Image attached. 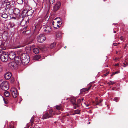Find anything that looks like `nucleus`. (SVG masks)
Returning a JSON list of instances; mask_svg holds the SVG:
<instances>
[{
  "label": "nucleus",
  "mask_w": 128,
  "mask_h": 128,
  "mask_svg": "<svg viewBox=\"0 0 128 128\" xmlns=\"http://www.w3.org/2000/svg\"><path fill=\"white\" fill-rule=\"evenodd\" d=\"M22 63L24 65H26L29 63L30 61L29 56L26 53H23L21 55Z\"/></svg>",
  "instance_id": "1"
},
{
  "label": "nucleus",
  "mask_w": 128,
  "mask_h": 128,
  "mask_svg": "<svg viewBox=\"0 0 128 128\" xmlns=\"http://www.w3.org/2000/svg\"><path fill=\"white\" fill-rule=\"evenodd\" d=\"M1 52L0 56L1 60L3 62H6L8 59V53L2 50Z\"/></svg>",
  "instance_id": "2"
},
{
  "label": "nucleus",
  "mask_w": 128,
  "mask_h": 128,
  "mask_svg": "<svg viewBox=\"0 0 128 128\" xmlns=\"http://www.w3.org/2000/svg\"><path fill=\"white\" fill-rule=\"evenodd\" d=\"M27 10V12L25 13V16H31L33 14L34 11L32 10L31 8H30L28 6H25V8L24 10V11Z\"/></svg>",
  "instance_id": "3"
},
{
  "label": "nucleus",
  "mask_w": 128,
  "mask_h": 128,
  "mask_svg": "<svg viewBox=\"0 0 128 128\" xmlns=\"http://www.w3.org/2000/svg\"><path fill=\"white\" fill-rule=\"evenodd\" d=\"M0 87L3 90L7 91L9 88L8 82L6 81H4L0 84Z\"/></svg>",
  "instance_id": "4"
},
{
  "label": "nucleus",
  "mask_w": 128,
  "mask_h": 128,
  "mask_svg": "<svg viewBox=\"0 0 128 128\" xmlns=\"http://www.w3.org/2000/svg\"><path fill=\"white\" fill-rule=\"evenodd\" d=\"M52 110H50L49 112H46L45 114L43 115L42 119L44 120L49 118H51L52 117L53 115L54 114L52 113Z\"/></svg>",
  "instance_id": "5"
},
{
  "label": "nucleus",
  "mask_w": 128,
  "mask_h": 128,
  "mask_svg": "<svg viewBox=\"0 0 128 128\" xmlns=\"http://www.w3.org/2000/svg\"><path fill=\"white\" fill-rule=\"evenodd\" d=\"M37 40L38 42L42 43L45 40H46V38L44 34H40L38 36Z\"/></svg>",
  "instance_id": "6"
},
{
  "label": "nucleus",
  "mask_w": 128,
  "mask_h": 128,
  "mask_svg": "<svg viewBox=\"0 0 128 128\" xmlns=\"http://www.w3.org/2000/svg\"><path fill=\"white\" fill-rule=\"evenodd\" d=\"M18 64L15 62H10L8 64V66L12 69H16L18 67Z\"/></svg>",
  "instance_id": "7"
},
{
  "label": "nucleus",
  "mask_w": 128,
  "mask_h": 128,
  "mask_svg": "<svg viewBox=\"0 0 128 128\" xmlns=\"http://www.w3.org/2000/svg\"><path fill=\"white\" fill-rule=\"evenodd\" d=\"M43 29L44 32L47 34L50 32L52 30L51 27L50 25L45 26L44 27Z\"/></svg>",
  "instance_id": "8"
},
{
  "label": "nucleus",
  "mask_w": 128,
  "mask_h": 128,
  "mask_svg": "<svg viewBox=\"0 0 128 128\" xmlns=\"http://www.w3.org/2000/svg\"><path fill=\"white\" fill-rule=\"evenodd\" d=\"M12 95L14 98H16L18 96V93L16 89L15 88H12L11 90Z\"/></svg>",
  "instance_id": "9"
},
{
  "label": "nucleus",
  "mask_w": 128,
  "mask_h": 128,
  "mask_svg": "<svg viewBox=\"0 0 128 128\" xmlns=\"http://www.w3.org/2000/svg\"><path fill=\"white\" fill-rule=\"evenodd\" d=\"M15 62L18 64V65H20L22 63V59L21 56H17L14 58Z\"/></svg>",
  "instance_id": "10"
},
{
  "label": "nucleus",
  "mask_w": 128,
  "mask_h": 128,
  "mask_svg": "<svg viewBox=\"0 0 128 128\" xmlns=\"http://www.w3.org/2000/svg\"><path fill=\"white\" fill-rule=\"evenodd\" d=\"M8 57L10 59L13 60L14 59L16 56L15 53L13 52H9L8 54Z\"/></svg>",
  "instance_id": "11"
},
{
  "label": "nucleus",
  "mask_w": 128,
  "mask_h": 128,
  "mask_svg": "<svg viewBox=\"0 0 128 128\" xmlns=\"http://www.w3.org/2000/svg\"><path fill=\"white\" fill-rule=\"evenodd\" d=\"M60 3L59 2H57L54 5V11L56 12L60 8Z\"/></svg>",
  "instance_id": "12"
},
{
  "label": "nucleus",
  "mask_w": 128,
  "mask_h": 128,
  "mask_svg": "<svg viewBox=\"0 0 128 128\" xmlns=\"http://www.w3.org/2000/svg\"><path fill=\"white\" fill-rule=\"evenodd\" d=\"M76 99L75 98H74L71 100V102L73 104L74 106V109H76L77 107H78V105L76 104Z\"/></svg>",
  "instance_id": "13"
},
{
  "label": "nucleus",
  "mask_w": 128,
  "mask_h": 128,
  "mask_svg": "<svg viewBox=\"0 0 128 128\" xmlns=\"http://www.w3.org/2000/svg\"><path fill=\"white\" fill-rule=\"evenodd\" d=\"M12 74L10 73H8L6 74L4 76L6 80L9 79L11 77Z\"/></svg>",
  "instance_id": "14"
},
{
  "label": "nucleus",
  "mask_w": 128,
  "mask_h": 128,
  "mask_svg": "<svg viewBox=\"0 0 128 128\" xmlns=\"http://www.w3.org/2000/svg\"><path fill=\"white\" fill-rule=\"evenodd\" d=\"M91 86L89 87L88 88H83L80 90V91L81 92H84L86 91H88L90 89Z\"/></svg>",
  "instance_id": "15"
},
{
  "label": "nucleus",
  "mask_w": 128,
  "mask_h": 128,
  "mask_svg": "<svg viewBox=\"0 0 128 128\" xmlns=\"http://www.w3.org/2000/svg\"><path fill=\"white\" fill-rule=\"evenodd\" d=\"M41 57L40 55H38L34 56L33 58L35 60H37L40 59Z\"/></svg>",
  "instance_id": "16"
},
{
  "label": "nucleus",
  "mask_w": 128,
  "mask_h": 128,
  "mask_svg": "<svg viewBox=\"0 0 128 128\" xmlns=\"http://www.w3.org/2000/svg\"><path fill=\"white\" fill-rule=\"evenodd\" d=\"M33 50L34 53L36 54L38 53L39 52V50L37 48H34Z\"/></svg>",
  "instance_id": "17"
},
{
  "label": "nucleus",
  "mask_w": 128,
  "mask_h": 128,
  "mask_svg": "<svg viewBox=\"0 0 128 128\" xmlns=\"http://www.w3.org/2000/svg\"><path fill=\"white\" fill-rule=\"evenodd\" d=\"M14 12L16 14L18 15L20 12V11L18 8H16L14 10Z\"/></svg>",
  "instance_id": "18"
},
{
  "label": "nucleus",
  "mask_w": 128,
  "mask_h": 128,
  "mask_svg": "<svg viewBox=\"0 0 128 128\" xmlns=\"http://www.w3.org/2000/svg\"><path fill=\"white\" fill-rule=\"evenodd\" d=\"M5 96L7 97H9L10 96V93L8 91H6L4 93Z\"/></svg>",
  "instance_id": "19"
},
{
  "label": "nucleus",
  "mask_w": 128,
  "mask_h": 128,
  "mask_svg": "<svg viewBox=\"0 0 128 128\" xmlns=\"http://www.w3.org/2000/svg\"><path fill=\"white\" fill-rule=\"evenodd\" d=\"M10 2H8L6 3V8H5V10H7L8 8H9L10 7Z\"/></svg>",
  "instance_id": "20"
},
{
  "label": "nucleus",
  "mask_w": 128,
  "mask_h": 128,
  "mask_svg": "<svg viewBox=\"0 0 128 128\" xmlns=\"http://www.w3.org/2000/svg\"><path fill=\"white\" fill-rule=\"evenodd\" d=\"M56 43H53L50 45V48L51 49H52L54 48L56 46Z\"/></svg>",
  "instance_id": "21"
},
{
  "label": "nucleus",
  "mask_w": 128,
  "mask_h": 128,
  "mask_svg": "<svg viewBox=\"0 0 128 128\" xmlns=\"http://www.w3.org/2000/svg\"><path fill=\"white\" fill-rule=\"evenodd\" d=\"M2 17L5 18H8V16L7 14H4L2 15Z\"/></svg>",
  "instance_id": "22"
},
{
  "label": "nucleus",
  "mask_w": 128,
  "mask_h": 128,
  "mask_svg": "<svg viewBox=\"0 0 128 128\" xmlns=\"http://www.w3.org/2000/svg\"><path fill=\"white\" fill-rule=\"evenodd\" d=\"M80 110H76L74 111V114H80Z\"/></svg>",
  "instance_id": "23"
},
{
  "label": "nucleus",
  "mask_w": 128,
  "mask_h": 128,
  "mask_svg": "<svg viewBox=\"0 0 128 128\" xmlns=\"http://www.w3.org/2000/svg\"><path fill=\"white\" fill-rule=\"evenodd\" d=\"M17 2L18 3L20 4H21L23 2L22 0H17Z\"/></svg>",
  "instance_id": "24"
},
{
  "label": "nucleus",
  "mask_w": 128,
  "mask_h": 128,
  "mask_svg": "<svg viewBox=\"0 0 128 128\" xmlns=\"http://www.w3.org/2000/svg\"><path fill=\"white\" fill-rule=\"evenodd\" d=\"M56 108L58 110H60L62 109V107L60 106H56Z\"/></svg>",
  "instance_id": "25"
},
{
  "label": "nucleus",
  "mask_w": 128,
  "mask_h": 128,
  "mask_svg": "<svg viewBox=\"0 0 128 128\" xmlns=\"http://www.w3.org/2000/svg\"><path fill=\"white\" fill-rule=\"evenodd\" d=\"M114 84V82L111 81H110L108 82L107 83V84H108L109 85L110 84L112 85Z\"/></svg>",
  "instance_id": "26"
},
{
  "label": "nucleus",
  "mask_w": 128,
  "mask_h": 128,
  "mask_svg": "<svg viewBox=\"0 0 128 128\" xmlns=\"http://www.w3.org/2000/svg\"><path fill=\"white\" fill-rule=\"evenodd\" d=\"M34 117L33 116H32L31 119L30 120V122L31 123L32 125V123L34 122Z\"/></svg>",
  "instance_id": "27"
},
{
  "label": "nucleus",
  "mask_w": 128,
  "mask_h": 128,
  "mask_svg": "<svg viewBox=\"0 0 128 128\" xmlns=\"http://www.w3.org/2000/svg\"><path fill=\"white\" fill-rule=\"evenodd\" d=\"M120 98L118 97H116L114 98V100L116 102H118L119 100V99Z\"/></svg>",
  "instance_id": "28"
},
{
  "label": "nucleus",
  "mask_w": 128,
  "mask_h": 128,
  "mask_svg": "<svg viewBox=\"0 0 128 128\" xmlns=\"http://www.w3.org/2000/svg\"><path fill=\"white\" fill-rule=\"evenodd\" d=\"M120 72L118 71H117L116 72H113L112 74L111 75V76H112L114 75L115 74H118Z\"/></svg>",
  "instance_id": "29"
},
{
  "label": "nucleus",
  "mask_w": 128,
  "mask_h": 128,
  "mask_svg": "<svg viewBox=\"0 0 128 128\" xmlns=\"http://www.w3.org/2000/svg\"><path fill=\"white\" fill-rule=\"evenodd\" d=\"M55 1V0H49V2L50 4H52Z\"/></svg>",
  "instance_id": "30"
},
{
  "label": "nucleus",
  "mask_w": 128,
  "mask_h": 128,
  "mask_svg": "<svg viewBox=\"0 0 128 128\" xmlns=\"http://www.w3.org/2000/svg\"><path fill=\"white\" fill-rule=\"evenodd\" d=\"M102 100H100L99 101V102H97L96 103V105H99L100 104V103H101V102H102Z\"/></svg>",
  "instance_id": "31"
},
{
  "label": "nucleus",
  "mask_w": 128,
  "mask_h": 128,
  "mask_svg": "<svg viewBox=\"0 0 128 128\" xmlns=\"http://www.w3.org/2000/svg\"><path fill=\"white\" fill-rule=\"evenodd\" d=\"M2 66L1 65H0V72H1V71L2 70Z\"/></svg>",
  "instance_id": "32"
},
{
  "label": "nucleus",
  "mask_w": 128,
  "mask_h": 128,
  "mask_svg": "<svg viewBox=\"0 0 128 128\" xmlns=\"http://www.w3.org/2000/svg\"><path fill=\"white\" fill-rule=\"evenodd\" d=\"M3 100H4V102L5 103V104H8V102L7 101H5V99L3 98Z\"/></svg>",
  "instance_id": "33"
},
{
  "label": "nucleus",
  "mask_w": 128,
  "mask_h": 128,
  "mask_svg": "<svg viewBox=\"0 0 128 128\" xmlns=\"http://www.w3.org/2000/svg\"><path fill=\"white\" fill-rule=\"evenodd\" d=\"M57 22L58 24L59 25H60V23H61V24H62V22L61 23V22L60 21H57Z\"/></svg>",
  "instance_id": "34"
},
{
  "label": "nucleus",
  "mask_w": 128,
  "mask_h": 128,
  "mask_svg": "<svg viewBox=\"0 0 128 128\" xmlns=\"http://www.w3.org/2000/svg\"><path fill=\"white\" fill-rule=\"evenodd\" d=\"M109 74V72H107L106 74H104V75L105 76H106L107 75H108V74Z\"/></svg>",
  "instance_id": "35"
},
{
  "label": "nucleus",
  "mask_w": 128,
  "mask_h": 128,
  "mask_svg": "<svg viewBox=\"0 0 128 128\" xmlns=\"http://www.w3.org/2000/svg\"><path fill=\"white\" fill-rule=\"evenodd\" d=\"M9 128H14V127L12 126L11 125L10 126Z\"/></svg>",
  "instance_id": "36"
},
{
  "label": "nucleus",
  "mask_w": 128,
  "mask_h": 128,
  "mask_svg": "<svg viewBox=\"0 0 128 128\" xmlns=\"http://www.w3.org/2000/svg\"><path fill=\"white\" fill-rule=\"evenodd\" d=\"M120 39L121 40H123V36H121V37H120Z\"/></svg>",
  "instance_id": "37"
},
{
  "label": "nucleus",
  "mask_w": 128,
  "mask_h": 128,
  "mask_svg": "<svg viewBox=\"0 0 128 128\" xmlns=\"http://www.w3.org/2000/svg\"><path fill=\"white\" fill-rule=\"evenodd\" d=\"M113 45L114 46H117V43H114L113 44Z\"/></svg>",
  "instance_id": "38"
},
{
  "label": "nucleus",
  "mask_w": 128,
  "mask_h": 128,
  "mask_svg": "<svg viewBox=\"0 0 128 128\" xmlns=\"http://www.w3.org/2000/svg\"><path fill=\"white\" fill-rule=\"evenodd\" d=\"M119 65V64L118 63H117V64H115L114 66H118V65Z\"/></svg>",
  "instance_id": "39"
},
{
  "label": "nucleus",
  "mask_w": 128,
  "mask_h": 128,
  "mask_svg": "<svg viewBox=\"0 0 128 128\" xmlns=\"http://www.w3.org/2000/svg\"><path fill=\"white\" fill-rule=\"evenodd\" d=\"M56 26V25H54V27L55 28H58Z\"/></svg>",
  "instance_id": "40"
},
{
  "label": "nucleus",
  "mask_w": 128,
  "mask_h": 128,
  "mask_svg": "<svg viewBox=\"0 0 128 128\" xmlns=\"http://www.w3.org/2000/svg\"><path fill=\"white\" fill-rule=\"evenodd\" d=\"M52 25L53 26H54V22L53 21L52 22Z\"/></svg>",
  "instance_id": "41"
},
{
  "label": "nucleus",
  "mask_w": 128,
  "mask_h": 128,
  "mask_svg": "<svg viewBox=\"0 0 128 128\" xmlns=\"http://www.w3.org/2000/svg\"><path fill=\"white\" fill-rule=\"evenodd\" d=\"M59 25H59L58 24H57V25H56V26L57 27H58H58H59Z\"/></svg>",
  "instance_id": "42"
},
{
  "label": "nucleus",
  "mask_w": 128,
  "mask_h": 128,
  "mask_svg": "<svg viewBox=\"0 0 128 128\" xmlns=\"http://www.w3.org/2000/svg\"><path fill=\"white\" fill-rule=\"evenodd\" d=\"M123 66L124 67H126V64H124V65Z\"/></svg>",
  "instance_id": "43"
},
{
  "label": "nucleus",
  "mask_w": 128,
  "mask_h": 128,
  "mask_svg": "<svg viewBox=\"0 0 128 128\" xmlns=\"http://www.w3.org/2000/svg\"><path fill=\"white\" fill-rule=\"evenodd\" d=\"M86 107H88L89 106V105L88 104H86Z\"/></svg>",
  "instance_id": "44"
},
{
  "label": "nucleus",
  "mask_w": 128,
  "mask_h": 128,
  "mask_svg": "<svg viewBox=\"0 0 128 128\" xmlns=\"http://www.w3.org/2000/svg\"><path fill=\"white\" fill-rule=\"evenodd\" d=\"M58 18H55V20H56Z\"/></svg>",
  "instance_id": "45"
},
{
  "label": "nucleus",
  "mask_w": 128,
  "mask_h": 128,
  "mask_svg": "<svg viewBox=\"0 0 128 128\" xmlns=\"http://www.w3.org/2000/svg\"><path fill=\"white\" fill-rule=\"evenodd\" d=\"M29 51H30L31 48H29Z\"/></svg>",
  "instance_id": "46"
},
{
  "label": "nucleus",
  "mask_w": 128,
  "mask_h": 128,
  "mask_svg": "<svg viewBox=\"0 0 128 128\" xmlns=\"http://www.w3.org/2000/svg\"><path fill=\"white\" fill-rule=\"evenodd\" d=\"M114 33H116V31H114Z\"/></svg>",
  "instance_id": "47"
},
{
  "label": "nucleus",
  "mask_w": 128,
  "mask_h": 128,
  "mask_svg": "<svg viewBox=\"0 0 128 128\" xmlns=\"http://www.w3.org/2000/svg\"><path fill=\"white\" fill-rule=\"evenodd\" d=\"M114 60H117V58H115V59H114Z\"/></svg>",
  "instance_id": "48"
},
{
  "label": "nucleus",
  "mask_w": 128,
  "mask_h": 128,
  "mask_svg": "<svg viewBox=\"0 0 128 128\" xmlns=\"http://www.w3.org/2000/svg\"><path fill=\"white\" fill-rule=\"evenodd\" d=\"M32 47H34V45H32Z\"/></svg>",
  "instance_id": "49"
},
{
  "label": "nucleus",
  "mask_w": 128,
  "mask_h": 128,
  "mask_svg": "<svg viewBox=\"0 0 128 128\" xmlns=\"http://www.w3.org/2000/svg\"><path fill=\"white\" fill-rule=\"evenodd\" d=\"M77 101H81V100L80 99H79Z\"/></svg>",
  "instance_id": "50"
},
{
  "label": "nucleus",
  "mask_w": 128,
  "mask_h": 128,
  "mask_svg": "<svg viewBox=\"0 0 128 128\" xmlns=\"http://www.w3.org/2000/svg\"><path fill=\"white\" fill-rule=\"evenodd\" d=\"M66 46L65 47H64V48H66Z\"/></svg>",
  "instance_id": "51"
},
{
  "label": "nucleus",
  "mask_w": 128,
  "mask_h": 128,
  "mask_svg": "<svg viewBox=\"0 0 128 128\" xmlns=\"http://www.w3.org/2000/svg\"><path fill=\"white\" fill-rule=\"evenodd\" d=\"M84 98H82V100H84Z\"/></svg>",
  "instance_id": "52"
},
{
  "label": "nucleus",
  "mask_w": 128,
  "mask_h": 128,
  "mask_svg": "<svg viewBox=\"0 0 128 128\" xmlns=\"http://www.w3.org/2000/svg\"><path fill=\"white\" fill-rule=\"evenodd\" d=\"M27 31H25V32H26Z\"/></svg>",
  "instance_id": "53"
},
{
  "label": "nucleus",
  "mask_w": 128,
  "mask_h": 128,
  "mask_svg": "<svg viewBox=\"0 0 128 128\" xmlns=\"http://www.w3.org/2000/svg\"><path fill=\"white\" fill-rule=\"evenodd\" d=\"M56 36H57V34H56Z\"/></svg>",
  "instance_id": "54"
},
{
  "label": "nucleus",
  "mask_w": 128,
  "mask_h": 128,
  "mask_svg": "<svg viewBox=\"0 0 128 128\" xmlns=\"http://www.w3.org/2000/svg\"><path fill=\"white\" fill-rule=\"evenodd\" d=\"M90 122H89L88 124H90Z\"/></svg>",
  "instance_id": "55"
},
{
  "label": "nucleus",
  "mask_w": 128,
  "mask_h": 128,
  "mask_svg": "<svg viewBox=\"0 0 128 128\" xmlns=\"http://www.w3.org/2000/svg\"><path fill=\"white\" fill-rule=\"evenodd\" d=\"M14 18H15V17H14Z\"/></svg>",
  "instance_id": "56"
},
{
  "label": "nucleus",
  "mask_w": 128,
  "mask_h": 128,
  "mask_svg": "<svg viewBox=\"0 0 128 128\" xmlns=\"http://www.w3.org/2000/svg\"><path fill=\"white\" fill-rule=\"evenodd\" d=\"M14 18H15V17H14Z\"/></svg>",
  "instance_id": "57"
},
{
  "label": "nucleus",
  "mask_w": 128,
  "mask_h": 128,
  "mask_svg": "<svg viewBox=\"0 0 128 128\" xmlns=\"http://www.w3.org/2000/svg\"><path fill=\"white\" fill-rule=\"evenodd\" d=\"M107 67H108V66H107Z\"/></svg>",
  "instance_id": "58"
},
{
  "label": "nucleus",
  "mask_w": 128,
  "mask_h": 128,
  "mask_svg": "<svg viewBox=\"0 0 128 128\" xmlns=\"http://www.w3.org/2000/svg\"><path fill=\"white\" fill-rule=\"evenodd\" d=\"M41 23V22H40V23H39V24H40Z\"/></svg>",
  "instance_id": "59"
},
{
  "label": "nucleus",
  "mask_w": 128,
  "mask_h": 128,
  "mask_svg": "<svg viewBox=\"0 0 128 128\" xmlns=\"http://www.w3.org/2000/svg\"><path fill=\"white\" fill-rule=\"evenodd\" d=\"M104 1H105V0H104Z\"/></svg>",
  "instance_id": "60"
},
{
  "label": "nucleus",
  "mask_w": 128,
  "mask_h": 128,
  "mask_svg": "<svg viewBox=\"0 0 128 128\" xmlns=\"http://www.w3.org/2000/svg\"><path fill=\"white\" fill-rule=\"evenodd\" d=\"M126 45L125 47H126Z\"/></svg>",
  "instance_id": "61"
},
{
  "label": "nucleus",
  "mask_w": 128,
  "mask_h": 128,
  "mask_svg": "<svg viewBox=\"0 0 128 128\" xmlns=\"http://www.w3.org/2000/svg\"><path fill=\"white\" fill-rule=\"evenodd\" d=\"M127 65H128V64H127Z\"/></svg>",
  "instance_id": "62"
}]
</instances>
